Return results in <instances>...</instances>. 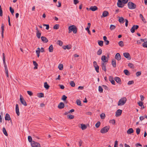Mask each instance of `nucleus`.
I'll list each match as a JSON object with an SVG mask.
<instances>
[{
	"label": "nucleus",
	"mask_w": 147,
	"mask_h": 147,
	"mask_svg": "<svg viewBox=\"0 0 147 147\" xmlns=\"http://www.w3.org/2000/svg\"><path fill=\"white\" fill-rule=\"evenodd\" d=\"M124 56L128 60L131 59V58L129 53H123Z\"/></svg>",
	"instance_id": "nucleus-10"
},
{
	"label": "nucleus",
	"mask_w": 147,
	"mask_h": 147,
	"mask_svg": "<svg viewBox=\"0 0 147 147\" xmlns=\"http://www.w3.org/2000/svg\"><path fill=\"white\" fill-rule=\"evenodd\" d=\"M142 46L145 48H147V41L145 42L142 44Z\"/></svg>",
	"instance_id": "nucleus-48"
},
{
	"label": "nucleus",
	"mask_w": 147,
	"mask_h": 147,
	"mask_svg": "<svg viewBox=\"0 0 147 147\" xmlns=\"http://www.w3.org/2000/svg\"><path fill=\"white\" fill-rule=\"evenodd\" d=\"M141 74V73L140 71H138L136 72V75L138 77Z\"/></svg>",
	"instance_id": "nucleus-60"
},
{
	"label": "nucleus",
	"mask_w": 147,
	"mask_h": 147,
	"mask_svg": "<svg viewBox=\"0 0 147 147\" xmlns=\"http://www.w3.org/2000/svg\"><path fill=\"white\" fill-rule=\"evenodd\" d=\"M98 45L101 46L102 47L103 46V41L102 40H98Z\"/></svg>",
	"instance_id": "nucleus-33"
},
{
	"label": "nucleus",
	"mask_w": 147,
	"mask_h": 147,
	"mask_svg": "<svg viewBox=\"0 0 147 147\" xmlns=\"http://www.w3.org/2000/svg\"><path fill=\"white\" fill-rule=\"evenodd\" d=\"M98 91L100 93H102L103 92V89H102V88L100 86H99V87H98Z\"/></svg>",
	"instance_id": "nucleus-45"
},
{
	"label": "nucleus",
	"mask_w": 147,
	"mask_h": 147,
	"mask_svg": "<svg viewBox=\"0 0 147 147\" xmlns=\"http://www.w3.org/2000/svg\"><path fill=\"white\" fill-rule=\"evenodd\" d=\"M58 68L60 70H62L63 69V65L62 64H60L58 67Z\"/></svg>",
	"instance_id": "nucleus-43"
},
{
	"label": "nucleus",
	"mask_w": 147,
	"mask_h": 147,
	"mask_svg": "<svg viewBox=\"0 0 147 147\" xmlns=\"http://www.w3.org/2000/svg\"><path fill=\"white\" fill-rule=\"evenodd\" d=\"M67 98V97L65 95H63L61 99L63 101H65Z\"/></svg>",
	"instance_id": "nucleus-50"
},
{
	"label": "nucleus",
	"mask_w": 147,
	"mask_h": 147,
	"mask_svg": "<svg viewBox=\"0 0 147 147\" xmlns=\"http://www.w3.org/2000/svg\"><path fill=\"white\" fill-rule=\"evenodd\" d=\"M115 58L118 61H120L121 59L120 54L119 53H116L115 56Z\"/></svg>",
	"instance_id": "nucleus-13"
},
{
	"label": "nucleus",
	"mask_w": 147,
	"mask_h": 147,
	"mask_svg": "<svg viewBox=\"0 0 147 147\" xmlns=\"http://www.w3.org/2000/svg\"><path fill=\"white\" fill-rule=\"evenodd\" d=\"M96 71L98 73L99 72V66H97V67H94Z\"/></svg>",
	"instance_id": "nucleus-56"
},
{
	"label": "nucleus",
	"mask_w": 147,
	"mask_h": 147,
	"mask_svg": "<svg viewBox=\"0 0 147 147\" xmlns=\"http://www.w3.org/2000/svg\"><path fill=\"white\" fill-rule=\"evenodd\" d=\"M118 21L120 23L122 24L124 23L125 21V19L122 17H119Z\"/></svg>",
	"instance_id": "nucleus-18"
},
{
	"label": "nucleus",
	"mask_w": 147,
	"mask_h": 147,
	"mask_svg": "<svg viewBox=\"0 0 147 147\" xmlns=\"http://www.w3.org/2000/svg\"><path fill=\"white\" fill-rule=\"evenodd\" d=\"M89 28H90L87 27L85 29H86V30L87 31L88 34H90V32L89 30Z\"/></svg>",
	"instance_id": "nucleus-63"
},
{
	"label": "nucleus",
	"mask_w": 147,
	"mask_h": 147,
	"mask_svg": "<svg viewBox=\"0 0 147 147\" xmlns=\"http://www.w3.org/2000/svg\"><path fill=\"white\" fill-rule=\"evenodd\" d=\"M41 39L45 43H47L48 41L47 38L45 36H42L41 37Z\"/></svg>",
	"instance_id": "nucleus-17"
},
{
	"label": "nucleus",
	"mask_w": 147,
	"mask_h": 147,
	"mask_svg": "<svg viewBox=\"0 0 147 147\" xmlns=\"http://www.w3.org/2000/svg\"><path fill=\"white\" fill-rule=\"evenodd\" d=\"M81 128L82 130H84L86 129L87 128V126L85 125L84 124H81Z\"/></svg>",
	"instance_id": "nucleus-34"
},
{
	"label": "nucleus",
	"mask_w": 147,
	"mask_h": 147,
	"mask_svg": "<svg viewBox=\"0 0 147 147\" xmlns=\"http://www.w3.org/2000/svg\"><path fill=\"white\" fill-rule=\"evenodd\" d=\"M44 87L47 90L49 88V86L47 82H45L44 84Z\"/></svg>",
	"instance_id": "nucleus-25"
},
{
	"label": "nucleus",
	"mask_w": 147,
	"mask_h": 147,
	"mask_svg": "<svg viewBox=\"0 0 147 147\" xmlns=\"http://www.w3.org/2000/svg\"><path fill=\"white\" fill-rule=\"evenodd\" d=\"M5 25L3 24L2 23L1 25V32H4V30Z\"/></svg>",
	"instance_id": "nucleus-54"
},
{
	"label": "nucleus",
	"mask_w": 147,
	"mask_h": 147,
	"mask_svg": "<svg viewBox=\"0 0 147 147\" xmlns=\"http://www.w3.org/2000/svg\"><path fill=\"white\" fill-rule=\"evenodd\" d=\"M31 146L32 147H40L39 143L33 141L31 143Z\"/></svg>",
	"instance_id": "nucleus-5"
},
{
	"label": "nucleus",
	"mask_w": 147,
	"mask_h": 147,
	"mask_svg": "<svg viewBox=\"0 0 147 147\" xmlns=\"http://www.w3.org/2000/svg\"><path fill=\"white\" fill-rule=\"evenodd\" d=\"M41 35V33L39 30L36 31V36L38 38H40Z\"/></svg>",
	"instance_id": "nucleus-27"
},
{
	"label": "nucleus",
	"mask_w": 147,
	"mask_h": 147,
	"mask_svg": "<svg viewBox=\"0 0 147 147\" xmlns=\"http://www.w3.org/2000/svg\"><path fill=\"white\" fill-rule=\"evenodd\" d=\"M59 25L58 24H56L53 26L54 29L57 30L59 28Z\"/></svg>",
	"instance_id": "nucleus-44"
},
{
	"label": "nucleus",
	"mask_w": 147,
	"mask_h": 147,
	"mask_svg": "<svg viewBox=\"0 0 147 147\" xmlns=\"http://www.w3.org/2000/svg\"><path fill=\"white\" fill-rule=\"evenodd\" d=\"M53 47L52 45H51L49 48V52H52L53 51Z\"/></svg>",
	"instance_id": "nucleus-28"
},
{
	"label": "nucleus",
	"mask_w": 147,
	"mask_h": 147,
	"mask_svg": "<svg viewBox=\"0 0 147 147\" xmlns=\"http://www.w3.org/2000/svg\"><path fill=\"white\" fill-rule=\"evenodd\" d=\"M5 120L9 121L11 120V118L9 115L8 114H6L5 116Z\"/></svg>",
	"instance_id": "nucleus-20"
},
{
	"label": "nucleus",
	"mask_w": 147,
	"mask_h": 147,
	"mask_svg": "<svg viewBox=\"0 0 147 147\" xmlns=\"http://www.w3.org/2000/svg\"><path fill=\"white\" fill-rule=\"evenodd\" d=\"M100 118L102 119H104L105 117V113H102L100 115Z\"/></svg>",
	"instance_id": "nucleus-36"
},
{
	"label": "nucleus",
	"mask_w": 147,
	"mask_h": 147,
	"mask_svg": "<svg viewBox=\"0 0 147 147\" xmlns=\"http://www.w3.org/2000/svg\"><path fill=\"white\" fill-rule=\"evenodd\" d=\"M124 4L127 3L128 1V0H121Z\"/></svg>",
	"instance_id": "nucleus-61"
},
{
	"label": "nucleus",
	"mask_w": 147,
	"mask_h": 147,
	"mask_svg": "<svg viewBox=\"0 0 147 147\" xmlns=\"http://www.w3.org/2000/svg\"><path fill=\"white\" fill-rule=\"evenodd\" d=\"M28 141L31 143L33 141H32V137L30 136H28Z\"/></svg>",
	"instance_id": "nucleus-52"
},
{
	"label": "nucleus",
	"mask_w": 147,
	"mask_h": 147,
	"mask_svg": "<svg viewBox=\"0 0 147 147\" xmlns=\"http://www.w3.org/2000/svg\"><path fill=\"white\" fill-rule=\"evenodd\" d=\"M138 104L140 107L142 106L143 105V103L142 102H138Z\"/></svg>",
	"instance_id": "nucleus-64"
},
{
	"label": "nucleus",
	"mask_w": 147,
	"mask_h": 147,
	"mask_svg": "<svg viewBox=\"0 0 147 147\" xmlns=\"http://www.w3.org/2000/svg\"><path fill=\"white\" fill-rule=\"evenodd\" d=\"M117 5L118 7L120 8L123 7L124 5L121 0H118L117 3Z\"/></svg>",
	"instance_id": "nucleus-8"
},
{
	"label": "nucleus",
	"mask_w": 147,
	"mask_h": 147,
	"mask_svg": "<svg viewBox=\"0 0 147 147\" xmlns=\"http://www.w3.org/2000/svg\"><path fill=\"white\" fill-rule=\"evenodd\" d=\"M123 72L127 76H129L130 74L129 71L127 69H125L123 71Z\"/></svg>",
	"instance_id": "nucleus-30"
},
{
	"label": "nucleus",
	"mask_w": 147,
	"mask_h": 147,
	"mask_svg": "<svg viewBox=\"0 0 147 147\" xmlns=\"http://www.w3.org/2000/svg\"><path fill=\"white\" fill-rule=\"evenodd\" d=\"M128 65L129 67L131 68H134V65L131 63H129L128 64Z\"/></svg>",
	"instance_id": "nucleus-47"
},
{
	"label": "nucleus",
	"mask_w": 147,
	"mask_h": 147,
	"mask_svg": "<svg viewBox=\"0 0 147 147\" xmlns=\"http://www.w3.org/2000/svg\"><path fill=\"white\" fill-rule=\"evenodd\" d=\"M140 129L139 128H136V132L137 134L138 135L140 133Z\"/></svg>",
	"instance_id": "nucleus-53"
},
{
	"label": "nucleus",
	"mask_w": 147,
	"mask_h": 147,
	"mask_svg": "<svg viewBox=\"0 0 147 147\" xmlns=\"http://www.w3.org/2000/svg\"><path fill=\"white\" fill-rule=\"evenodd\" d=\"M102 51L101 49H99L97 51V54L98 55H100L102 53Z\"/></svg>",
	"instance_id": "nucleus-51"
},
{
	"label": "nucleus",
	"mask_w": 147,
	"mask_h": 147,
	"mask_svg": "<svg viewBox=\"0 0 147 147\" xmlns=\"http://www.w3.org/2000/svg\"><path fill=\"white\" fill-rule=\"evenodd\" d=\"M134 132V130L132 128L129 129L127 131V133L128 134H131L133 133Z\"/></svg>",
	"instance_id": "nucleus-23"
},
{
	"label": "nucleus",
	"mask_w": 147,
	"mask_h": 147,
	"mask_svg": "<svg viewBox=\"0 0 147 147\" xmlns=\"http://www.w3.org/2000/svg\"><path fill=\"white\" fill-rule=\"evenodd\" d=\"M112 64L113 67H116V61L114 59H113L112 60Z\"/></svg>",
	"instance_id": "nucleus-26"
},
{
	"label": "nucleus",
	"mask_w": 147,
	"mask_h": 147,
	"mask_svg": "<svg viewBox=\"0 0 147 147\" xmlns=\"http://www.w3.org/2000/svg\"><path fill=\"white\" fill-rule=\"evenodd\" d=\"M65 105L64 103L63 102H60L58 105V107L60 109H61L64 108Z\"/></svg>",
	"instance_id": "nucleus-16"
},
{
	"label": "nucleus",
	"mask_w": 147,
	"mask_h": 147,
	"mask_svg": "<svg viewBox=\"0 0 147 147\" xmlns=\"http://www.w3.org/2000/svg\"><path fill=\"white\" fill-rule=\"evenodd\" d=\"M106 65V63H104V62L101 63V67L102 68V69L104 71H107Z\"/></svg>",
	"instance_id": "nucleus-12"
},
{
	"label": "nucleus",
	"mask_w": 147,
	"mask_h": 147,
	"mask_svg": "<svg viewBox=\"0 0 147 147\" xmlns=\"http://www.w3.org/2000/svg\"><path fill=\"white\" fill-rule=\"evenodd\" d=\"M27 92L28 94L30 96H32L33 94V93L31 91H28Z\"/></svg>",
	"instance_id": "nucleus-58"
},
{
	"label": "nucleus",
	"mask_w": 147,
	"mask_h": 147,
	"mask_svg": "<svg viewBox=\"0 0 147 147\" xmlns=\"http://www.w3.org/2000/svg\"><path fill=\"white\" fill-rule=\"evenodd\" d=\"M71 47L70 46H69L68 45L64 46L63 47V48L65 50L66 49H67L69 50L71 49Z\"/></svg>",
	"instance_id": "nucleus-24"
},
{
	"label": "nucleus",
	"mask_w": 147,
	"mask_h": 147,
	"mask_svg": "<svg viewBox=\"0 0 147 147\" xmlns=\"http://www.w3.org/2000/svg\"><path fill=\"white\" fill-rule=\"evenodd\" d=\"M68 33H71L73 31L74 34H76L77 33V28L74 25L70 26L68 28Z\"/></svg>",
	"instance_id": "nucleus-1"
},
{
	"label": "nucleus",
	"mask_w": 147,
	"mask_h": 147,
	"mask_svg": "<svg viewBox=\"0 0 147 147\" xmlns=\"http://www.w3.org/2000/svg\"><path fill=\"white\" fill-rule=\"evenodd\" d=\"M109 80L112 84L115 85V82L112 76H109Z\"/></svg>",
	"instance_id": "nucleus-11"
},
{
	"label": "nucleus",
	"mask_w": 147,
	"mask_h": 147,
	"mask_svg": "<svg viewBox=\"0 0 147 147\" xmlns=\"http://www.w3.org/2000/svg\"><path fill=\"white\" fill-rule=\"evenodd\" d=\"M135 30L134 26H133L130 30L131 32L132 33H133L135 32Z\"/></svg>",
	"instance_id": "nucleus-49"
},
{
	"label": "nucleus",
	"mask_w": 147,
	"mask_h": 147,
	"mask_svg": "<svg viewBox=\"0 0 147 147\" xmlns=\"http://www.w3.org/2000/svg\"><path fill=\"white\" fill-rule=\"evenodd\" d=\"M110 127L109 126H105L102 128L100 130V132L102 134L107 133L109 130Z\"/></svg>",
	"instance_id": "nucleus-4"
},
{
	"label": "nucleus",
	"mask_w": 147,
	"mask_h": 147,
	"mask_svg": "<svg viewBox=\"0 0 147 147\" xmlns=\"http://www.w3.org/2000/svg\"><path fill=\"white\" fill-rule=\"evenodd\" d=\"M20 100L21 102V103L24 105V106H26L27 105V104H26V102L24 100L23 97L21 95H20Z\"/></svg>",
	"instance_id": "nucleus-7"
},
{
	"label": "nucleus",
	"mask_w": 147,
	"mask_h": 147,
	"mask_svg": "<svg viewBox=\"0 0 147 147\" xmlns=\"http://www.w3.org/2000/svg\"><path fill=\"white\" fill-rule=\"evenodd\" d=\"M38 97L39 98H42L44 97V93H38L37 95Z\"/></svg>",
	"instance_id": "nucleus-31"
},
{
	"label": "nucleus",
	"mask_w": 147,
	"mask_h": 147,
	"mask_svg": "<svg viewBox=\"0 0 147 147\" xmlns=\"http://www.w3.org/2000/svg\"><path fill=\"white\" fill-rule=\"evenodd\" d=\"M16 111L18 116H19L20 114L19 111V107L18 105L16 104Z\"/></svg>",
	"instance_id": "nucleus-15"
},
{
	"label": "nucleus",
	"mask_w": 147,
	"mask_h": 147,
	"mask_svg": "<svg viewBox=\"0 0 147 147\" xmlns=\"http://www.w3.org/2000/svg\"><path fill=\"white\" fill-rule=\"evenodd\" d=\"M8 22L9 23V26H11V25L10 22V18L9 16H8Z\"/></svg>",
	"instance_id": "nucleus-62"
},
{
	"label": "nucleus",
	"mask_w": 147,
	"mask_h": 147,
	"mask_svg": "<svg viewBox=\"0 0 147 147\" xmlns=\"http://www.w3.org/2000/svg\"><path fill=\"white\" fill-rule=\"evenodd\" d=\"M2 55H3V63L4 65L5 71H7L8 69H7V65L6 64V62H5V53H3Z\"/></svg>",
	"instance_id": "nucleus-6"
},
{
	"label": "nucleus",
	"mask_w": 147,
	"mask_h": 147,
	"mask_svg": "<svg viewBox=\"0 0 147 147\" xmlns=\"http://www.w3.org/2000/svg\"><path fill=\"white\" fill-rule=\"evenodd\" d=\"M100 124V121H98L95 124V127L98 128Z\"/></svg>",
	"instance_id": "nucleus-46"
},
{
	"label": "nucleus",
	"mask_w": 147,
	"mask_h": 147,
	"mask_svg": "<svg viewBox=\"0 0 147 147\" xmlns=\"http://www.w3.org/2000/svg\"><path fill=\"white\" fill-rule=\"evenodd\" d=\"M116 28V26L113 25L111 24L110 26V29L112 30Z\"/></svg>",
	"instance_id": "nucleus-40"
},
{
	"label": "nucleus",
	"mask_w": 147,
	"mask_h": 147,
	"mask_svg": "<svg viewBox=\"0 0 147 147\" xmlns=\"http://www.w3.org/2000/svg\"><path fill=\"white\" fill-rule=\"evenodd\" d=\"M3 16V11L1 5H0V16Z\"/></svg>",
	"instance_id": "nucleus-57"
},
{
	"label": "nucleus",
	"mask_w": 147,
	"mask_h": 147,
	"mask_svg": "<svg viewBox=\"0 0 147 147\" xmlns=\"http://www.w3.org/2000/svg\"><path fill=\"white\" fill-rule=\"evenodd\" d=\"M119 45L121 47H122L124 46V43L123 42V41H120L118 43Z\"/></svg>",
	"instance_id": "nucleus-35"
},
{
	"label": "nucleus",
	"mask_w": 147,
	"mask_h": 147,
	"mask_svg": "<svg viewBox=\"0 0 147 147\" xmlns=\"http://www.w3.org/2000/svg\"><path fill=\"white\" fill-rule=\"evenodd\" d=\"M122 113V111L120 109H118L116 112L115 116L116 117H118L120 116Z\"/></svg>",
	"instance_id": "nucleus-14"
},
{
	"label": "nucleus",
	"mask_w": 147,
	"mask_h": 147,
	"mask_svg": "<svg viewBox=\"0 0 147 147\" xmlns=\"http://www.w3.org/2000/svg\"><path fill=\"white\" fill-rule=\"evenodd\" d=\"M109 122L113 124H114L115 123V121L114 119L111 120L109 121Z\"/></svg>",
	"instance_id": "nucleus-55"
},
{
	"label": "nucleus",
	"mask_w": 147,
	"mask_h": 147,
	"mask_svg": "<svg viewBox=\"0 0 147 147\" xmlns=\"http://www.w3.org/2000/svg\"><path fill=\"white\" fill-rule=\"evenodd\" d=\"M33 64L34 65V69H36L38 68V64L35 61H33Z\"/></svg>",
	"instance_id": "nucleus-29"
},
{
	"label": "nucleus",
	"mask_w": 147,
	"mask_h": 147,
	"mask_svg": "<svg viewBox=\"0 0 147 147\" xmlns=\"http://www.w3.org/2000/svg\"><path fill=\"white\" fill-rule=\"evenodd\" d=\"M69 84L72 87H74L75 85V83L73 81H71L69 83Z\"/></svg>",
	"instance_id": "nucleus-37"
},
{
	"label": "nucleus",
	"mask_w": 147,
	"mask_h": 147,
	"mask_svg": "<svg viewBox=\"0 0 147 147\" xmlns=\"http://www.w3.org/2000/svg\"><path fill=\"white\" fill-rule=\"evenodd\" d=\"M101 59L103 61L102 62L105 63L107 62L108 61V59L105 55H103L102 56Z\"/></svg>",
	"instance_id": "nucleus-9"
},
{
	"label": "nucleus",
	"mask_w": 147,
	"mask_h": 147,
	"mask_svg": "<svg viewBox=\"0 0 147 147\" xmlns=\"http://www.w3.org/2000/svg\"><path fill=\"white\" fill-rule=\"evenodd\" d=\"M3 132L4 134L6 136H8V134L6 131V129L4 127H3Z\"/></svg>",
	"instance_id": "nucleus-32"
},
{
	"label": "nucleus",
	"mask_w": 147,
	"mask_h": 147,
	"mask_svg": "<svg viewBox=\"0 0 147 147\" xmlns=\"http://www.w3.org/2000/svg\"><path fill=\"white\" fill-rule=\"evenodd\" d=\"M127 99L125 97L121 98L118 102V106L123 105L126 102Z\"/></svg>",
	"instance_id": "nucleus-2"
},
{
	"label": "nucleus",
	"mask_w": 147,
	"mask_h": 147,
	"mask_svg": "<svg viewBox=\"0 0 147 147\" xmlns=\"http://www.w3.org/2000/svg\"><path fill=\"white\" fill-rule=\"evenodd\" d=\"M9 10H10V12L11 13V14L12 15H13V14L14 13V10L12 8V7H9Z\"/></svg>",
	"instance_id": "nucleus-42"
},
{
	"label": "nucleus",
	"mask_w": 147,
	"mask_h": 147,
	"mask_svg": "<svg viewBox=\"0 0 147 147\" xmlns=\"http://www.w3.org/2000/svg\"><path fill=\"white\" fill-rule=\"evenodd\" d=\"M128 8L130 9H134L136 8V4L131 2H129L127 3Z\"/></svg>",
	"instance_id": "nucleus-3"
},
{
	"label": "nucleus",
	"mask_w": 147,
	"mask_h": 147,
	"mask_svg": "<svg viewBox=\"0 0 147 147\" xmlns=\"http://www.w3.org/2000/svg\"><path fill=\"white\" fill-rule=\"evenodd\" d=\"M109 14V12L107 11H105L103 12L102 13V16H101V18H102V17H106L108 16Z\"/></svg>",
	"instance_id": "nucleus-19"
},
{
	"label": "nucleus",
	"mask_w": 147,
	"mask_h": 147,
	"mask_svg": "<svg viewBox=\"0 0 147 147\" xmlns=\"http://www.w3.org/2000/svg\"><path fill=\"white\" fill-rule=\"evenodd\" d=\"M90 9L92 10V11H94L97 10L98 9V8L96 6H92L90 7Z\"/></svg>",
	"instance_id": "nucleus-21"
},
{
	"label": "nucleus",
	"mask_w": 147,
	"mask_h": 147,
	"mask_svg": "<svg viewBox=\"0 0 147 147\" xmlns=\"http://www.w3.org/2000/svg\"><path fill=\"white\" fill-rule=\"evenodd\" d=\"M67 116L68 117V119H73L74 117V116L71 114H69Z\"/></svg>",
	"instance_id": "nucleus-39"
},
{
	"label": "nucleus",
	"mask_w": 147,
	"mask_h": 147,
	"mask_svg": "<svg viewBox=\"0 0 147 147\" xmlns=\"http://www.w3.org/2000/svg\"><path fill=\"white\" fill-rule=\"evenodd\" d=\"M134 81L133 80H131V81H129L128 83H127V84L128 85H131V84H134Z\"/></svg>",
	"instance_id": "nucleus-59"
},
{
	"label": "nucleus",
	"mask_w": 147,
	"mask_h": 147,
	"mask_svg": "<svg viewBox=\"0 0 147 147\" xmlns=\"http://www.w3.org/2000/svg\"><path fill=\"white\" fill-rule=\"evenodd\" d=\"M57 44L59 45L60 46H61L63 44V42L61 40H58L57 42Z\"/></svg>",
	"instance_id": "nucleus-38"
},
{
	"label": "nucleus",
	"mask_w": 147,
	"mask_h": 147,
	"mask_svg": "<svg viewBox=\"0 0 147 147\" xmlns=\"http://www.w3.org/2000/svg\"><path fill=\"white\" fill-rule=\"evenodd\" d=\"M114 80L116 81L117 83L120 84L121 82L120 78L117 77H115L114 78Z\"/></svg>",
	"instance_id": "nucleus-22"
},
{
	"label": "nucleus",
	"mask_w": 147,
	"mask_h": 147,
	"mask_svg": "<svg viewBox=\"0 0 147 147\" xmlns=\"http://www.w3.org/2000/svg\"><path fill=\"white\" fill-rule=\"evenodd\" d=\"M76 102L77 104L78 105H79V106H82V105H81V102L80 100H77Z\"/></svg>",
	"instance_id": "nucleus-41"
}]
</instances>
